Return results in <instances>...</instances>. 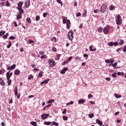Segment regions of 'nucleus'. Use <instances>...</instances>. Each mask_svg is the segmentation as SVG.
<instances>
[{"instance_id":"obj_16","label":"nucleus","mask_w":126,"mask_h":126,"mask_svg":"<svg viewBox=\"0 0 126 126\" xmlns=\"http://www.w3.org/2000/svg\"><path fill=\"white\" fill-rule=\"evenodd\" d=\"M20 73V71L19 69H16L15 70L14 74L15 75H18Z\"/></svg>"},{"instance_id":"obj_33","label":"nucleus","mask_w":126,"mask_h":126,"mask_svg":"<svg viewBox=\"0 0 126 126\" xmlns=\"http://www.w3.org/2000/svg\"><path fill=\"white\" fill-rule=\"evenodd\" d=\"M97 31H98V32H102V31H103V29H102V28H98V29H97Z\"/></svg>"},{"instance_id":"obj_51","label":"nucleus","mask_w":126,"mask_h":126,"mask_svg":"<svg viewBox=\"0 0 126 126\" xmlns=\"http://www.w3.org/2000/svg\"><path fill=\"white\" fill-rule=\"evenodd\" d=\"M8 85H10L11 82H12V81L11 79H9L8 80Z\"/></svg>"},{"instance_id":"obj_56","label":"nucleus","mask_w":126,"mask_h":126,"mask_svg":"<svg viewBox=\"0 0 126 126\" xmlns=\"http://www.w3.org/2000/svg\"><path fill=\"white\" fill-rule=\"evenodd\" d=\"M9 39H11V40H14V39H15V37H14V36H11L9 37Z\"/></svg>"},{"instance_id":"obj_13","label":"nucleus","mask_w":126,"mask_h":126,"mask_svg":"<svg viewBox=\"0 0 126 126\" xmlns=\"http://www.w3.org/2000/svg\"><path fill=\"white\" fill-rule=\"evenodd\" d=\"M86 101V99H79V101H78V103H79V104H83V103H84Z\"/></svg>"},{"instance_id":"obj_1","label":"nucleus","mask_w":126,"mask_h":126,"mask_svg":"<svg viewBox=\"0 0 126 126\" xmlns=\"http://www.w3.org/2000/svg\"><path fill=\"white\" fill-rule=\"evenodd\" d=\"M116 22L117 25H121L122 23V20L121 16L120 14H118L116 15Z\"/></svg>"},{"instance_id":"obj_6","label":"nucleus","mask_w":126,"mask_h":126,"mask_svg":"<svg viewBox=\"0 0 126 126\" xmlns=\"http://www.w3.org/2000/svg\"><path fill=\"white\" fill-rule=\"evenodd\" d=\"M68 38L70 40H72L73 38V32L72 31H70L68 33Z\"/></svg>"},{"instance_id":"obj_27","label":"nucleus","mask_w":126,"mask_h":126,"mask_svg":"<svg viewBox=\"0 0 126 126\" xmlns=\"http://www.w3.org/2000/svg\"><path fill=\"white\" fill-rule=\"evenodd\" d=\"M23 4V2H19L18 4V8H19L20 6L21 7V8H22V5Z\"/></svg>"},{"instance_id":"obj_23","label":"nucleus","mask_w":126,"mask_h":126,"mask_svg":"<svg viewBox=\"0 0 126 126\" xmlns=\"http://www.w3.org/2000/svg\"><path fill=\"white\" fill-rule=\"evenodd\" d=\"M16 64H14L12 65H11L10 66V71L12 70L13 69H15V68L16 67Z\"/></svg>"},{"instance_id":"obj_18","label":"nucleus","mask_w":126,"mask_h":126,"mask_svg":"<svg viewBox=\"0 0 126 126\" xmlns=\"http://www.w3.org/2000/svg\"><path fill=\"white\" fill-rule=\"evenodd\" d=\"M22 14H20V13H18V15H17V19L18 20H20V19H22Z\"/></svg>"},{"instance_id":"obj_43","label":"nucleus","mask_w":126,"mask_h":126,"mask_svg":"<svg viewBox=\"0 0 126 126\" xmlns=\"http://www.w3.org/2000/svg\"><path fill=\"white\" fill-rule=\"evenodd\" d=\"M99 12V9H96L94 10V13H97Z\"/></svg>"},{"instance_id":"obj_48","label":"nucleus","mask_w":126,"mask_h":126,"mask_svg":"<svg viewBox=\"0 0 126 126\" xmlns=\"http://www.w3.org/2000/svg\"><path fill=\"white\" fill-rule=\"evenodd\" d=\"M52 51L56 52L57 51V48L56 47H52Z\"/></svg>"},{"instance_id":"obj_10","label":"nucleus","mask_w":126,"mask_h":126,"mask_svg":"<svg viewBox=\"0 0 126 126\" xmlns=\"http://www.w3.org/2000/svg\"><path fill=\"white\" fill-rule=\"evenodd\" d=\"M17 9L19 10L20 12L19 13H20V14H23L24 13V11L21 6L18 7Z\"/></svg>"},{"instance_id":"obj_17","label":"nucleus","mask_w":126,"mask_h":126,"mask_svg":"<svg viewBox=\"0 0 126 126\" xmlns=\"http://www.w3.org/2000/svg\"><path fill=\"white\" fill-rule=\"evenodd\" d=\"M25 4L26 8L29 7V6H30V1H27L26 2H25Z\"/></svg>"},{"instance_id":"obj_58","label":"nucleus","mask_w":126,"mask_h":126,"mask_svg":"<svg viewBox=\"0 0 126 126\" xmlns=\"http://www.w3.org/2000/svg\"><path fill=\"white\" fill-rule=\"evenodd\" d=\"M83 57L84 58H88L89 57V55H88V54H84Z\"/></svg>"},{"instance_id":"obj_22","label":"nucleus","mask_w":126,"mask_h":126,"mask_svg":"<svg viewBox=\"0 0 126 126\" xmlns=\"http://www.w3.org/2000/svg\"><path fill=\"white\" fill-rule=\"evenodd\" d=\"M40 20V17L39 15L36 16L35 21L38 22Z\"/></svg>"},{"instance_id":"obj_54","label":"nucleus","mask_w":126,"mask_h":126,"mask_svg":"<svg viewBox=\"0 0 126 126\" xmlns=\"http://www.w3.org/2000/svg\"><path fill=\"white\" fill-rule=\"evenodd\" d=\"M57 2H58V3H60V4H61L62 5L63 2H62L61 0H57Z\"/></svg>"},{"instance_id":"obj_35","label":"nucleus","mask_w":126,"mask_h":126,"mask_svg":"<svg viewBox=\"0 0 126 126\" xmlns=\"http://www.w3.org/2000/svg\"><path fill=\"white\" fill-rule=\"evenodd\" d=\"M33 78V76L32 75H29V77H28V79H29V80H32V79Z\"/></svg>"},{"instance_id":"obj_62","label":"nucleus","mask_w":126,"mask_h":126,"mask_svg":"<svg viewBox=\"0 0 126 126\" xmlns=\"http://www.w3.org/2000/svg\"><path fill=\"white\" fill-rule=\"evenodd\" d=\"M66 109H64V110H63V114H66Z\"/></svg>"},{"instance_id":"obj_34","label":"nucleus","mask_w":126,"mask_h":126,"mask_svg":"<svg viewBox=\"0 0 126 126\" xmlns=\"http://www.w3.org/2000/svg\"><path fill=\"white\" fill-rule=\"evenodd\" d=\"M10 5V4L9 1H6V6L9 7Z\"/></svg>"},{"instance_id":"obj_8","label":"nucleus","mask_w":126,"mask_h":126,"mask_svg":"<svg viewBox=\"0 0 126 126\" xmlns=\"http://www.w3.org/2000/svg\"><path fill=\"white\" fill-rule=\"evenodd\" d=\"M114 62L113 58H111L109 60H105V63L112 64Z\"/></svg>"},{"instance_id":"obj_26","label":"nucleus","mask_w":126,"mask_h":126,"mask_svg":"<svg viewBox=\"0 0 126 126\" xmlns=\"http://www.w3.org/2000/svg\"><path fill=\"white\" fill-rule=\"evenodd\" d=\"M112 76L114 78H116L117 77V72L113 73L112 75Z\"/></svg>"},{"instance_id":"obj_31","label":"nucleus","mask_w":126,"mask_h":126,"mask_svg":"<svg viewBox=\"0 0 126 126\" xmlns=\"http://www.w3.org/2000/svg\"><path fill=\"white\" fill-rule=\"evenodd\" d=\"M87 10H85L84 11V13L82 14V16L84 17L85 16H87Z\"/></svg>"},{"instance_id":"obj_50","label":"nucleus","mask_w":126,"mask_h":126,"mask_svg":"<svg viewBox=\"0 0 126 126\" xmlns=\"http://www.w3.org/2000/svg\"><path fill=\"white\" fill-rule=\"evenodd\" d=\"M11 46V42L9 41V44L7 46V48H10Z\"/></svg>"},{"instance_id":"obj_44","label":"nucleus","mask_w":126,"mask_h":126,"mask_svg":"<svg viewBox=\"0 0 126 126\" xmlns=\"http://www.w3.org/2000/svg\"><path fill=\"white\" fill-rule=\"evenodd\" d=\"M124 42V41L123 40H122V39L120 40L119 45H121L123 44Z\"/></svg>"},{"instance_id":"obj_47","label":"nucleus","mask_w":126,"mask_h":126,"mask_svg":"<svg viewBox=\"0 0 126 126\" xmlns=\"http://www.w3.org/2000/svg\"><path fill=\"white\" fill-rule=\"evenodd\" d=\"M88 97L89 99H90V98L93 97V95L92 94H89L88 95Z\"/></svg>"},{"instance_id":"obj_4","label":"nucleus","mask_w":126,"mask_h":126,"mask_svg":"<svg viewBox=\"0 0 126 126\" xmlns=\"http://www.w3.org/2000/svg\"><path fill=\"white\" fill-rule=\"evenodd\" d=\"M48 63L51 67H53L55 66V62L53 59H50L48 60Z\"/></svg>"},{"instance_id":"obj_9","label":"nucleus","mask_w":126,"mask_h":126,"mask_svg":"<svg viewBox=\"0 0 126 126\" xmlns=\"http://www.w3.org/2000/svg\"><path fill=\"white\" fill-rule=\"evenodd\" d=\"M68 68L67 67H64L63 68L62 71H61V73L62 74H63L65 73L66 71L68 70Z\"/></svg>"},{"instance_id":"obj_21","label":"nucleus","mask_w":126,"mask_h":126,"mask_svg":"<svg viewBox=\"0 0 126 126\" xmlns=\"http://www.w3.org/2000/svg\"><path fill=\"white\" fill-rule=\"evenodd\" d=\"M47 58V55H46L45 54L43 55H41V56H40V59L41 60H43V59H45Z\"/></svg>"},{"instance_id":"obj_61","label":"nucleus","mask_w":126,"mask_h":126,"mask_svg":"<svg viewBox=\"0 0 126 126\" xmlns=\"http://www.w3.org/2000/svg\"><path fill=\"white\" fill-rule=\"evenodd\" d=\"M14 24L15 27H18V25L17 24L16 22L14 21Z\"/></svg>"},{"instance_id":"obj_19","label":"nucleus","mask_w":126,"mask_h":126,"mask_svg":"<svg viewBox=\"0 0 126 126\" xmlns=\"http://www.w3.org/2000/svg\"><path fill=\"white\" fill-rule=\"evenodd\" d=\"M10 78H11V76H10V74H9V71H8L6 73V78H7V80H9Z\"/></svg>"},{"instance_id":"obj_28","label":"nucleus","mask_w":126,"mask_h":126,"mask_svg":"<svg viewBox=\"0 0 126 126\" xmlns=\"http://www.w3.org/2000/svg\"><path fill=\"white\" fill-rule=\"evenodd\" d=\"M51 125H53V126H58L59 124L55 121H53L52 122V123H51Z\"/></svg>"},{"instance_id":"obj_32","label":"nucleus","mask_w":126,"mask_h":126,"mask_svg":"<svg viewBox=\"0 0 126 126\" xmlns=\"http://www.w3.org/2000/svg\"><path fill=\"white\" fill-rule=\"evenodd\" d=\"M94 113H91L89 114V117L91 119H92L94 117Z\"/></svg>"},{"instance_id":"obj_12","label":"nucleus","mask_w":126,"mask_h":126,"mask_svg":"<svg viewBox=\"0 0 126 126\" xmlns=\"http://www.w3.org/2000/svg\"><path fill=\"white\" fill-rule=\"evenodd\" d=\"M96 122L100 126H102V125H103V123L100 120H99V119H96Z\"/></svg>"},{"instance_id":"obj_5","label":"nucleus","mask_w":126,"mask_h":126,"mask_svg":"<svg viewBox=\"0 0 126 126\" xmlns=\"http://www.w3.org/2000/svg\"><path fill=\"white\" fill-rule=\"evenodd\" d=\"M102 31L103 33H104V34H108L110 32V27L109 26H106L105 27H104V29H103Z\"/></svg>"},{"instance_id":"obj_38","label":"nucleus","mask_w":126,"mask_h":126,"mask_svg":"<svg viewBox=\"0 0 126 126\" xmlns=\"http://www.w3.org/2000/svg\"><path fill=\"white\" fill-rule=\"evenodd\" d=\"M51 41H53L54 42H56L57 41L56 37H52V38H51Z\"/></svg>"},{"instance_id":"obj_7","label":"nucleus","mask_w":126,"mask_h":126,"mask_svg":"<svg viewBox=\"0 0 126 126\" xmlns=\"http://www.w3.org/2000/svg\"><path fill=\"white\" fill-rule=\"evenodd\" d=\"M49 114H46V113H43L41 115V119L42 120H45L47 119L49 116Z\"/></svg>"},{"instance_id":"obj_37","label":"nucleus","mask_w":126,"mask_h":126,"mask_svg":"<svg viewBox=\"0 0 126 126\" xmlns=\"http://www.w3.org/2000/svg\"><path fill=\"white\" fill-rule=\"evenodd\" d=\"M8 35H9V33H7L5 35H3V38H5V39H6Z\"/></svg>"},{"instance_id":"obj_41","label":"nucleus","mask_w":126,"mask_h":126,"mask_svg":"<svg viewBox=\"0 0 126 126\" xmlns=\"http://www.w3.org/2000/svg\"><path fill=\"white\" fill-rule=\"evenodd\" d=\"M47 14H48V13H47V12H44V13H43V17L44 18H46V16H47Z\"/></svg>"},{"instance_id":"obj_57","label":"nucleus","mask_w":126,"mask_h":126,"mask_svg":"<svg viewBox=\"0 0 126 126\" xmlns=\"http://www.w3.org/2000/svg\"><path fill=\"white\" fill-rule=\"evenodd\" d=\"M123 51L124 52H126V46H125V47L123 48Z\"/></svg>"},{"instance_id":"obj_64","label":"nucleus","mask_w":126,"mask_h":126,"mask_svg":"<svg viewBox=\"0 0 126 126\" xmlns=\"http://www.w3.org/2000/svg\"><path fill=\"white\" fill-rule=\"evenodd\" d=\"M122 50V49L121 48H119L117 50V52H119V51H121Z\"/></svg>"},{"instance_id":"obj_11","label":"nucleus","mask_w":126,"mask_h":126,"mask_svg":"<svg viewBox=\"0 0 126 126\" xmlns=\"http://www.w3.org/2000/svg\"><path fill=\"white\" fill-rule=\"evenodd\" d=\"M49 80H50L49 79L45 80L40 83V85H42L43 84H47V83H48V82H49Z\"/></svg>"},{"instance_id":"obj_49","label":"nucleus","mask_w":126,"mask_h":126,"mask_svg":"<svg viewBox=\"0 0 126 126\" xmlns=\"http://www.w3.org/2000/svg\"><path fill=\"white\" fill-rule=\"evenodd\" d=\"M117 64H118V63L117 62H116V63H114L113 64H112V66L114 67H116Z\"/></svg>"},{"instance_id":"obj_2","label":"nucleus","mask_w":126,"mask_h":126,"mask_svg":"<svg viewBox=\"0 0 126 126\" xmlns=\"http://www.w3.org/2000/svg\"><path fill=\"white\" fill-rule=\"evenodd\" d=\"M66 21H67V22H66ZM66 23V25H67V27H66L67 29H69V28H70L69 25L70 24V20H67L66 18H64L63 19V24H65Z\"/></svg>"},{"instance_id":"obj_40","label":"nucleus","mask_w":126,"mask_h":126,"mask_svg":"<svg viewBox=\"0 0 126 126\" xmlns=\"http://www.w3.org/2000/svg\"><path fill=\"white\" fill-rule=\"evenodd\" d=\"M68 63V61H64L63 62V63H62V65H64L67 64Z\"/></svg>"},{"instance_id":"obj_36","label":"nucleus","mask_w":126,"mask_h":126,"mask_svg":"<svg viewBox=\"0 0 126 126\" xmlns=\"http://www.w3.org/2000/svg\"><path fill=\"white\" fill-rule=\"evenodd\" d=\"M5 33V31H1V32H0V36L3 35Z\"/></svg>"},{"instance_id":"obj_24","label":"nucleus","mask_w":126,"mask_h":126,"mask_svg":"<svg viewBox=\"0 0 126 126\" xmlns=\"http://www.w3.org/2000/svg\"><path fill=\"white\" fill-rule=\"evenodd\" d=\"M31 124L33 126H37V123L36 122H32Z\"/></svg>"},{"instance_id":"obj_52","label":"nucleus","mask_w":126,"mask_h":126,"mask_svg":"<svg viewBox=\"0 0 126 126\" xmlns=\"http://www.w3.org/2000/svg\"><path fill=\"white\" fill-rule=\"evenodd\" d=\"M39 54L40 55H44V54H45V53H44V52H43V51H40V52H39Z\"/></svg>"},{"instance_id":"obj_63","label":"nucleus","mask_w":126,"mask_h":126,"mask_svg":"<svg viewBox=\"0 0 126 126\" xmlns=\"http://www.w3.org/2000/svg\"><path fill=\"white\" fill-rule=\"evenodd\" d=\"M113 45H114L116 46H117L118 45V42H114Z\"/></svg>"},{"instance_id":"obj_3","label":"nucleus","mask_w":126,"mask_h":126,"mask_svg":"<svg viewBox=\"0 0 126 126\" xmlns=\"http://www.w3.org/2000/svg\"><path fill=\"white\" fill-rule=\"evenodd\" d=\"M107 9V5L106 4H103L100 8V13H103L105 12V11Z\"/></svg>"},{"instance_id":"obj_39","label":"nucleus","mask_w":126,"mask_h":126,"mask_svg":"<svg viewBox=\"0 0 126 126\" xmlns=\"http://www.w3.org/2000/svg\"><path fill=\"white\" fill-rule=\"evenodd\" d=\"M107 45H108V46H113V42H110L107 43Z\"/></svg>"},{"instance_id":"obj_45","label":"nucleus","mask_w":126,"mask_h":126,"mask_svg":"<svg viewBox=\"0 0 126 126\" xmlns=\"http://www.w3.org/2000/svg\"><path fill=\"white\" fill-rule=\"evenodd\" d=\"M114 5H111V6L109 8V9L112 11L114 9Z\"/></svg>"},{"instance_id":"obj_55","label":"nucleus","mask_w":126,"mask_h":126,"mask_svg":"<svg viewBox=\"0 0 126 126\" xmlns=\"http://www.w3.org/2000/svg\"><path fill=\"white\" fill-rule=\"evenodd\" d=\"M72 58H73L72 56L69 57V58H68V60H67L68 62L71 61V60L72 59Z\"/></svg>"},{"instance_id":"obj_29","label":"nucleus","mask_w":126,"mask_h":126,"mask_svg":"<svg viewBox=\"0 0 126 126\" xmlns=\"http://www.w3.org/2000/svg\"><path fill=\"white\" fill-rule=\"evenodd\" d=\"M27 22H28L29 23L31 24L32 23V20L31 18L28 17L27 18Z\"/></svg>"},{"instance_id":"obj_59","label":"nucleus","mask_w":126,"mask_h":126,"mask_svg":"<svg viewBox=\"0 0 126 126\" xmlns=\"http://www.w3.org/2000/svg\"><path fill=\"white\" fill-rule=\"evenodd\" d=\"M105 80H107V81H110V80H111V78L109 77H106V78H105Z\"/></svg>"},{"instance_id":"obj_46","label":"nucleus","mask_w":126,"mask_h":126,"mask_svg":"<svg viewBox=\"0 0 126 126\" xmlns=\"http://www.w3.org/2000/svg\"><path fill=\"white\" fill-rule=\"evenodd\" d=\"M63 120L64 121H67L68 120V118L67 116H63Z\"/></svg>"},{"instance_id":"obj_53","label":"nucleus","mask_w":126,"mask_h":126,"mask_svg":"<svg viewBox=\"0 0 126 126\" xmlns=\"http://www.w3.org/2000/svg\"><path fill=\"white\" fill-rule=\"evenodd\" d=\"M81 16V13H80V12L77 13L76 17H78Z\"/></svg>"},{"instance_id":"obj_30","label":"nucleus","mask_w":126,"mask_h":126,"mask_svg":"<svg viewBox=\"0 0 126 126\" xmlns=\"http://www.w3.org/2000/svg\"><path fill=\"white\" fill-rule=\"evenodd\" d=\"M43 76V72L42 71H40L38 74V77L41 78Z\"/></svg>"},{"instance_id":"obj_42","label":"nucleus","mask_w":126,"mask_h":126,"mask_svg":"<svg viewBox=\"0 0 126 126\" xmlns=\"http://www.w3.org/2000/svg\"><path fill=\"white\" fill-rule=\"evenodd\" d=\"M115 97H116V98H120V97H122L121 95H119L118 94H115Z\"/></svg>"},{"instance_id":"obj_20","label":"nucleus","mask_w":126,"mask_h":126,"mask_svg":"<svg viewBox=\"0 0 126 126\" xmlns=\"http://www.w3.org/2000/svg\"><path fill=\"white\" fill-rule=\"evenodd\" d=\"M51 124L52 123L51 122H45L43 123V124L46 126H50Z\"/></svg>"},{"instance_id":"obj_14","label":"nucleus","mask_w":126,"mask_h":126,"mask_svg":"<svg viewBox=\"0 0 126 126\" xmlns=\"http://www.w3.org/2000/svg\"><path fill=\"white\" fill-rule=\"evenodd\" d=\"M0 84L1 86H2L5 85V82H4L3 80L1 78H0Z\"/></svg>"},{"instance_id":"obj_25","label":"nucleus","mask_w":126,"mask_h":126,"mask_svg":"<svg viewBox=\"0 0 126 126\" xmlns=\"http://www.w3.org/2000/svg\"><path fill=\"white\" fill-rule=\"evenodd\" d=\"M93 45H91V46H90V47H89V49H90V51H92V52H93V51H96V48H95L94 49H93L92 48H93Z\"/></svg>"},{"instance_id":"obj_60","label":"nucleus","mask_w":126,"mask_h":126,"mask_svg":"<svg viewBox=\"0 0 126 126\" xmlns=\"http://www.w3.org/2000/svg\"><path fill=\"white\" fill-rule=\"evenodd\" d=\"M29 44H32V43H34V41H32V40H29Z\"/></svg>"},{"instance_id":"obj_15","label":"nucleus","mask_w":126,"mask_h":126,"mask_svg":"<svg viewBox=\"0 0 126 126\" xmlns=\"http://www.w3.org/2000/svg\"><path fill=\"white\" fill-rule=\"evenodd\" d=\"M14 94L16 96L18 95V88L17 86L14 88Z\"/></svg>"}]
</instances>
